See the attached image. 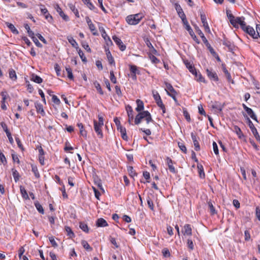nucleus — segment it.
<instances>
[{
  "label": "nucleus",
  "mask_w": 260,
  "mask_h": 260,
  "mask_svg": "<svg viewBox=\"0 0 260 260\" xmlns=\"http://www.w3.org/2000/svg\"><path fill=\"white\" fill-rule=\"evenodd\" d=\"M144 118H145L147 124L153 121L150 113L148 111H143L142 112L139 113L136 115L135 119V123L137 125L140 124Z\"/></svg>",
  "instance_id": "1"
},
{
  "label": "nucleus",
  "mask_w": 260,
  "mask_h": 260,
  "mask_svg": "<svg viewBox=\"0 0 260 260\" xmlns=\"http://www.w3.org/2000/svg\"><path fill=\"white\" fill-rule=\"evenodd\" d=\"M144 16L141 13L129 15L126 18V21L130 25H136L142 19Z\"/></svg>",
  "instance_id": "2"
},
{
  "label": "nucleus",
  "mask_w": 260,
  "mask_h": 260,
  "mask_svg": "<svg viewBox=\"0 0 260 260\" xmlns=\"http://www.w3.org/2000/svg\"><path fill=\"white\" fill-rule=\"evenodd\" d=\"M244 116L247 120V123L248 124L249 128H250L255 139L257 140L260 141V136L257 131L256 128L255 127L254 124H253L251 120L249 119V118L246 114H244Z\"/></svg>",
  "instance_id": "3"
},
{
  "label": "nucleus",
  "mask_w": 260,
  "mask_h": 260,
  "mask_svg": "<svg viewBox=\"0 0 260 260\" xmlns=\"http://www.w3.org/2000/svg\"><path fill=\"white\" fill-rule=\"evenodd\" d=\"M245 18L244 17H234L233 19V23L231 24L234 27L238 28L239 25H240L241 28L242 29L245 25L246 23L244 21Z\"/></svg>",
  "instance_id": "4"
},
{
  "label": "nucleus",
  "mask_w": 260,
  "mask_h": 260,
  "mask_svg": "<svg viewBox=\"0 0 260 260\" xmlns=\"http://www.w3.org/2000/svg\"><path fill=\"white\" fill-rule=\"evenodd\" d=\"M242 30L246 32L247 34L249 35L251 37H252L253 39H256V33L253 27H251L249 25H245V27L242 28Z\"/></svg>",
  "instance_id": "5"
},
{
  "label": "nucleus",
  "mask_w": 260,
  "mask_h": 260,
  "mask_svg": "<svg viewBox=\"0 0 260 260\" xmlns=\"http://www.w3.org/2000/svg\"><path fill=\"white\" fill-rule=\"evenodd\" d=\"M112 38H113V40H114V41L115 42V43L116 44V45H118L119 49L121 51H123L124 50H125L126 46L123 43V42H122V41L121 40V39L120 38H118L116 36H113Z\"/></svg>",
  "instance_id": "6"
},
{
  "label": "nucleus",
  "mask_w": 260,
  "mask_h": 260,
  "mask_svg": "<svg viewBox=\"0 0 260 260\" xmlns=\"http://www.w3.org/2000/svg\"><path fill=\"white\" fill-rule=\"evenodd\" d=\"M184 63L189 72L194 75L196 77H198V72L192 63H191L187 60H184Z\"/></svg>",
  "instance_id": "7"
},
{
  "label": "nucleus",
  "mask_w": 260,
  "mask_h": 260,
  "mask_svg": "<svg viewBox=\"0 0 260 260\" xmlns=\"http://www.w3.org/2000/svg\"><path fill=\"white\" fill-rule=\"evenodd\" d=\"M94 129L99 137L100 138H102L103 137V134L102 131V128L103 125H101L100 124L98 123V122L96 120H94Z\"/></svg>",
  "instance_id": "8"
},
{
  "label": "nucleus",
  "mask_w": 260,
  "mask_h": 260,
  "mask_svg": "<svg viewBox=\"0 0 260 260\" xmlns=\"http://www.w3.org/2000/svg\"><path fill=\"white\" fill-rule=\"evenodd\" d=\"M207 75L208 77V78L211 80H213L214 81L217 82L219 80V78L218 77V76L215 72H212L211 70L207 69L206 70Z\"/></svg>",
  "instance_id": "9"
},
{
  "label": "nucleus",
  "mask_w": 260,
  "mask_h": 260,
  "mask_svg": "<svg viewBox=\"0 0 260 260\" xmlns=\"http://www.w3.org/2000/svg\"><path fill=\"white\" fill-rule=\"evenodd\" d=\"M85 19L88 24L89 28L91 31L92 32V34L94 36L98 35V32L96 30V28L94 25L92 23L91 19L88 16L86 17Z\"/></svg>",
  "instance_id": "10"
},
{
  "label": "nucleus",
  "mask_w": 260,
  "mask_h": 260,
  "mask_svg": "<svg viewBox=\"0 0 260 260\" xmlns=\"http://www.w3.org/2000/svg\"><path fill=\"white\" fill-rule=\"evenodd\" d=\"M201 19L202 22L203 24V26L204 27L205 31L210 33V29L209 26L208 24V23H207V21L206 20V16L205 14H204V13L201 14Z\"/></svg>",
  "instance_id": "11"
},
{
  "label": "nucleus",
  "mask_w": 260,
  "mask_h": 260,
  "mask_svg": "<svg viewBox=\"0 0 260 260\" xmlns=\"http://www.w3.org/2000/svg\"><path fill=\"white\" fill-rule=\"evenodd\" d=\"M191 137L193 142L195 150L197 151H199L200 150V146L198 141V139H199V138L194 133H191Z\"/></svg>",
  "instance_id": "12"
},
{
  "label": "nucleus",
  "mask_w": 260,
  "mask_h": 260,
  "mask_svg": "<svg viewBox=\"0 0 260 260\" xmlns=\"http://www.w3.org/2000/svg\"><path fill=\"white\" fill-rule=\"evenodd\" d=\"M234 131L236 133V134L238 135V138L242 140L246 141L245 136L242 133L241 128L237 125H235L234 126Z\"/></svg>",
  "instance_id": "13"
},
{
  "label": "nucleus",
  "mask_w": 260,
  "mask_h": 260,
  "mask_svg": "<svg viewBox=\"0 0 260 260\" xmlns=\"http://www.w3.org/2000/svg\"><path fill=\"white\" fill-rule=\"evenodd\" d=\"M166 162L170 171L174 174H175L177 172V171L175 167L173 165V162L172 159L169 157H167L166 158Z\"/></svg>",
  "instance_id": "14"
},
{
  "label": "nucleus",
  "mask_w": 260,
  "mask_h": 260,
  "mask_svg": "<svg viewBox=\"0 0 260 260\" xmlns=\"http://www.w3.org/2000/svg\"><path fill=\"white\" fill-rule=\"evenodd\" d=\"M41 13L45 16L46 20L49 22H52L53 18L52 16L48 13V10L45 8H41Z\"/></svg>",
  "instance_id": "15"
},
{
  "label": "nucleus",
  "mask_w": 260,
  "mask_h": 260,
  "mask_svg": "<svg viewBox=\"0 0 260 260\" xmlns=\"http://www.w3.org/2000/svg\"><path fill=\"white\" fill-rule=\"evenodd\" d=\"M55 9L56 10V11L59 13L60 16L64 20H65L66 21H68L69 20V17L63 13V12L62 11L61 8L58 5H56Z\"/></svg>",
  "instance_id": "16"
},
{
  "label": "nucleus",
  "mask_w": 260,
  "mask_h": 260,
  "mask_svg": "<svg viewBox=\"0 0 260 260\" xmlns=\"http://www.w3.org/2000/svg\"><path fill=\"white\" fill-rule=\"evenodd\" d=\"M182 232L184 236H191L192 235V229L191 225L189 224H185L184 226V230Z\"/></svg>",
  "instance_id": "17"
},
{
  "label": "nucleus",
  "mask_w": 260,
  "mask_h": 260,
  "mask_svg": "<svg viewBox=\"0 0 260 260\" xmlns=\"http://www.w3.org/2000/svg\"><path fill=\"white\" fill-rule=\"evenodd\" d=\"M136 104L137 106L136 108V110L139 113L143 112L142 111L144 108L143 101L138 99L136 100Z\"/></svg>",
  "instance_id": "18"
},
{
  "label": "nucleus",
  "mask_w": 260,
  "mask_h": 260,
  "mask_svg": "<svg viewBox=\"0 0 260 260\" xmlns=\"http://www.w3.org/2000/svg\"><path fill=\"white\" fill-rule=\"evenodd\" d=\"M96 225L98 227H105L108 225L107 222L103 218H99L96 222Z\"/></svg>",
  "instance_id": "19"
},
{
  "label": "nucleus",
  "mask_w": 260,
  "mask_h": 260,
  "mask_svg": "<svg viewBox=\"0 0 260 260\" xmlns=\"http://www.w3.org/2000/svg\"><path fill=\"white\" fill-rule=\"evenodd\" d=\"M35 107L38 113H40L42 116H44L45 115V112L41 104L36 103Z\"/></svg>",
  "instance_id": "20"
},
{
  "label": "nucleus",
  "mask_w": 260,
  "mask_h": 260,
  "mask_svg": "<svg viewBox=\"0 0 260 260\" xmlns=\"http://www.w3.org/2000/svg\"><path fill=\"white\" fill-rule=\"evenodd\" d=\"M223 44L224 45H225V46H226L230 51H233V50L234 48V45L233 43L232 42H231V41H229L226 39H224V40L223 41Z\"/></svg>",
  "instance_id": "21"
},
{
  "label": "nucleus",
  "mask_w": 260,
  "mask_h": 260,
  "mask_svg": "<svg viewBox=\"0 0 260 260\" xmlns=\"http://www.w3.org/2000/svg\"><path fill=\"white\" fill-rule=\"evenodd\" d=\"M207 205L210 210V214L212 215L217 213V212L214 207L213 203L211 200L207 202Z\"/></svg>",
  "instance_id": "22"
},
{
  "label": "nucleus",
  "mask_w": 260,
  "mask_h": 260,
  "mask_svg": "<svg viewBox=\"0 0 260 260\" xmlns=\"http://www.w3.org/2000/svg\"><path fill=\"white\" fill-rule=\"evenodd\" d=\"M204 43L205 44L206 47L209 49V51L212 55L216 54V52L214 51V49L211 47L210 43L208 42L207 39L206 38H203V40H202Z\"/></svg>",
  "instance_id": "23"
},
{
  "label": "nucleus",
  "mask_w": 260,
  "mask_h": 260,
  "mask_svg": "<svg viewBox=\"0 0 260 260\" xmlns=\"http://www.w3.org/2000/svg\"><path fill=\"white\" fill-rule=\"evenodd\" d=\"M77 126L80 129V135L85 138L87 137V132L84 128V126L82 123H78Z\"/></svg>",
  "instance_id": "24"
},
{
  "label": "nucleus",
  "mask_w": 260,
  "mask_h": 260,
  "mask_svg": "<svg viewBox=\"0 0 260 260\" xmlns=\"http://www.w3.org/2000/svg\"><path fill=\"white\" fill-rule=\"evenodd\" d=\"M30 80L31 81H33L34 82H35L37 83H39V84H40L43 82V79L40 77H39V76H38L35 74H32L31 75Z\"/></svg>",
  "instance_id": "25"
},
{
  "label": "nucleus",
  "mask_w": 260,
  "mask_h": 260,
  "mask_svg": "<svg viewBox=\"0 0 260 260\" xmlns=\"http://www.w3.org/2000/svg\"><path fill=\"white\" fill-rule=\"evenodd\" d=\"M20 191L21 194L22 195V197L24 199H25V200H29V199L28 195L27 192V191L23 186H22L21 185L20 186Z\"/></svg>",
  "instance_id": "26"
},
{
  "label": "nucleus",
  "mask_w": 260,
  "mask_h": 260,
  "mask_svg": "<svg viewBox=\"0 0 260 260\" xmlns=\"http://www.w3.org/2000/svg\"><path fill=\"white\" fill-rule=\"evenodd\" d=\"M6 24L7 25V26L11 30V31L14 34H19V31H18V30L15 28V27L14 26V25L11 23H9V22H6Z\"/></svg>",
  "instance_id": "27"
},
{
  "label": "nucleus",
  "mask_w": 260,
  "mask_h": 260,
  "mask_svg": "<svg viewBox=\"0 0 260 260\" xmlns=\"http://www.w3.org/2000/svg\"><path fill=\"white\" fill-rule=\"evenodd\" d=\"M118 131H120L122 138L125 141H128V137L126 135V131L125 127H121Z\"/></svg>",
  "instance_id": "28"
},
{
  "label": "nucleus",
  "mask_w": 260,
  "mask_h": 260,
  "mask_svg": "<svg viewBox=\"0 0 260 260\" xmlns=\"http://www.w3.org/2000/svg\"><path fill=\"white\" fill-rule=\"evenodd\" d=\"M165 85H166V88H167L166 89L167 92L170 91L171 92L170 93H177L176 90L174 89V88H173V87L170 83H168V82H165Z\"/></svg>",
  "instance_id": "29"
},
{
  "label": "nucleus",
  "mask_w": 260,
  "mask_h": 260,
  "mask_svg": "<svg viewBox=\"0 0 260 260\" xmlns=\"http://www.w3.org/2000/svg\"><path fill=\"white\" fill-rule=\"evenodd\" d=\"M222 69L223 72H224L228 81L229 82H232V83L233 84L234 82V81L232 79V77L231 76L230 73L228 72V70L226 69L225 67H223Z\"/></svg>",
  "instance_id": "30"
},
{
  "label": "nucleus",
  "mask_w": 260,
  "mask_h": 260,
  "mask_svg": "<svg viewBox=\"0 0 260 260\" xmlns=\"http://www.w3.org/2000/svg\"><path fill=\"white\" fill-rule=\"evenodd\" d=\"M247 110L246 111V112L248 114V115H249V116L252 119H253L254 120L256 121V122H258V120H257V117L255 115V114H254V113L253 111V110L251 108H249V109H247Z\"/></svg>",
  "instance_id": "31"
},
{
  "label": "nucleus",
  "mask_w": 260,
  "mask_h": 260,
  "mask_svg": "<svg viewBox=\"0 0 260 260\" xmlns=\"http://www.w3.org/2000/svg\"><path fill=\"white\" fill-rule=\"evenodd\" d=\"M31 171L34 173L35 177L37 178H40V173L39 172V171L38 170V168H37V166L34 165H31Z\"/></svg>",
  "instance_id": "32"
},
{
  "label": "nucleus",
  "mask_w": 260,
  "mask_h": 260,
  "mask_svg": "<svg viewBox=\"0 0 260 260\" xmlns=\"http://www.w3.org/2000/svg\"><path fill=\"white\" fill-rule=\"evenodd\" d=\"M9 74L10 79L14 81L16 80L17 75L16 74L15 71L13 69H11L9 70Z\"/></svg>",
  "instance_id": "33"
},
{
  "label": "nucleus",
  "mask_w": 260,
  "mask_h": 260,
  "mask_svg": "<svg viewBox=\"0 0 260 260\" xmlns=\"http://www.w3.org/2000/svg\"><path fill=\"white\" fill-rule=\"evenodd\" d=\"M82 246L87 251H90L92 250V247L89 245L88 242L85 240H83L81 242Z\"/></svg>",
  "instance_id": "34"
},
{
  "label": "nucleus",
  "mask_w": 260,
  "mask_h": 260,
  "mask_svg": "<svg viewBox=\"0 0 260 260\" xmlns=\"http://www.w3.org/2000/svg\"><path fill=\"white\" fill-rule=\"evenodd\" d=\"M35 206L38 211L41 214H43L44 213V211L42 205L39 203L38 201H36L35 202Z\"/></svg>",
  "instance_id": "35"
},
{
  "label": "nucleus",
  "mask_w": 260,
  "mask_h": 260,
  "mask_svg": "<svg viewBox=\"0 0 260 260\" xmlns=\"http://www.w3.org/2000/svg\"><path fill=\"white\" fill-rule=\"evenodd\" d=\"M12 171L15 181L16 182L19 180L20 177L19 174L18 172V171L16 170H15L14 169H12Z\"/></svg>",
  "instance_id": "36"
},
{
  "label": "nucleus",
  "mask_w": 260,
  "mask_h": 260,
  "mask_svg": "<svg viewBox=\"0 0 260 260\" xmlns=\"http://www.w3.org/2000/svg\"><path fill=\"white\" fill-rule=\"evenodd\" d=\"M80 228L86 233H88L89 229L87 225L83 222H80L79 224Z\"/></svg>",
  "instance_id": "37"
},
{
  "label": "nucleus",
  "mask_w": 260,
  "mask_h": 260,
  "mask_svg": "<svg viewBox=\"0 0 260 260\" xmlns=\"http://www.w3.org/2000/svg\"><path fill=\"white\" fill-rule=\"evenodd\" d=\"M67 39H68L69 42L72 45V46L73 47L76 48L78 46L77 43L76 42L75 40H74L72 37H71V36L68 37Z\"/></svg>",
  "instance_id": "38"
},
{
  "label": "nucleus",
  "mask_w": 260,
  "mask_h": 260,
  "mask_svg": "<svg viewBox=\"0 0 260 260\" xmlns=\"http://www.w3.org/2000/svg\"><path fill=\"white\" fill-rule=\"evenodd\" d=\"M106 55H107L109 63L111 64L114 63V59L113 57H112V56L109 50L106 51Z\"/></svg>",
  "instance_id": "39"
},
{
  "label": "nucleus",
  "mask_w": 260,
  "mask_h": 260,
  "mask_svg": "<svg viewBox=\"0 0 260 260\" xmlns=\"http://www.w3.org/2000/svg\"><path fill=\"white\" fill-rule=\"evenodd\" d=\"M66 70L68 73V77L70 79V80H73L74 79V76H73V75L72 74V69L69 66V67H66Z\"/></svg>",
  "instance_id": "40"
},
{
  "label": "nucleus",
  "mask_w": 260,
  "mask_h": 260,
  "mask_svg": "<svg viewBox=\"0 0 260 260\" xmlns=\"http://www.w3.org/2000/svg\"><path fill=\"white\" fill-rule=\"evenodd\" d=\"M65 230L67 233L68 236H69L70 238H73L75 237V234L72 231V229L68 226H65Z\"/></svg>",
  "instance_id": "41"
},
{
  "label": "nucleus",
  "mask_w": 260,
  "mask_h": 260,
  "mask_svg": "<svg viewBox=\"0 0 260 260\" xmlns=\"http://www.w3.org/2000/svg\"><path fill=\"white\" fill-rule=\"evenodd\" d=\"M69 7L70 9L72 10V11L75 14V16L79 18V14L78 10L76 8L75 6L73 5V4L69 5Z\"/></svg>",
  "instance_id": "42"
},
{
  "label": "nucleus",
  "mask_w": 260,
  "mask_h": 260,
  "mask_svg": "<svg viewBox=\"0 0 260 260\" xmlns=\"http://www.w3.org/2000/svg\"><path fill=\"white\" fill-rule=\"evenodd\" d=\"M226 13L231 24H233V19H234L235 16L231 13V11L229 10H226Z\"/></svg>",
  "instance_id": "43"
},
{
  "label": "nucleus",
  "mask_w": 260,
  "mask_h": 260,
  "mask_svg": "<svg viewBox=\"0 0 260 260\" xmlns=\"http://www.w3.org/2000/svg\"><path fill=\"white\" fill-rule=\"evenodd\" d=\"M197 167H198V170H199V175H200V177L201 178L204 177H205V173H204V169H203V167L202 166V165H198Z\"/></svg>",
  "instance_id": "44"
},
{
  "label": "nucleus",
  "mask_w": 260,
  "mask_h": 260,
  "mask_svg": "<svg viewBox=\"0 0 260 260\" xmlns=\"http://www.w3.org/2000/svg\"><path fill=\"white\" fill-rule=\"evenodd\" d=\"M49 240L51 244V245L54 248H56L58 246L57 243L56 242L54 237L52 236L49 237Z\"/></svg>",
  "instance_id": "45"
},
{
  "label": "nucleus",
  "mask_w": 260,
  "mask_h": 260,
  "mask_svg": "<svg viewBox=\"0 0 260 260\" xmlns=\"http://www.w3.org/2000/svg\"><path fill=\"white\" fill-rule=\"evenodd\" d=\"M94 85L97 91L99 92V93L101 94V95H103L104 94V92L102 90L100 84L98 82L95 81V82H94Z\"/></svg>",
  "instance_id": "46"
},
{
  "label": "nucleus",
  "mask_w": 260,
  "mask_h": 260,
  "mask_svg": "<svg viewBox=\"0 0 260 260\" xmlns=\"http://www.w3.org/2000/svg\"><path fill=\"white\" fill-rule=\"evenodd\" d=\"M24 27L27 30V32L30 37L31 38L35 36L34 32L31 30L29 26L27 24H24Z\"/></svg>",
  "instance_id": "47"
},
{
  "label": "nucleus",
  "mask_w": 260,
  "mask_h": 260,
  "mask_svg": "<svg viewBox=\"0 0 260 260\" xmlns=\"http://www.w3.org/2000/svg\"><path fill=\"white\" fill-rule=\"evenodd\" d=\"M149 57L151 62L153 63L156 64L159 62V60L158 59L150 53L149 54Z\"/></svg>",
  "instance_id": "48"
},
{
  "label": "nucleus",
  "mask_w": 260,
  "mask_h": 260,
  "mask_svg": "<svg viewBox=\"0 0 260 260\" xmlns=\"http://www.w3.org/2000/svg\"><path fill=\"white\" fill-rule=\"evenodd\" d=\"M130 71L132 73V74H139V72L138 70L137 67L135 65L130 66Z\"/></svg>",
  "instance_id": "49"
},
{
  "label": "nucleus",
  "mask_w": 260,
  "mask_h": 260,
  "mask_svg": "<svg viewBox=\"0 0 260 260\" xmlns=\"http://www.w3.org/2000/svg\"><path fill=\"white\" fill-rule=\"evenodd\" d=\"M127 171L129 173V175L133 177L134 176H135V175H136V173L135 171V170H134V168L132 166H129L128 168H127Z\"/></svg>",
  "instance_id": "50"
},
{
  "label": "nucleus",
  "mask_w": 260,
  "mask_h": 260,
  "mask_svg": "<svg viewBox=\"0 0 260 260\" xmlns=\"http://www.w3.org/2000/svg\"><path fill=\"white\" fill-rule=\"evenodd\" d=\"M1 95L2 96V102H5L6 100L8 99L9 97V95L7 93V92L6 91H3L1 93Z\"/></svg>",
  "instance_id": "51"
},
{
  "label": "nucleus",
  "mask_w": 260,
  "mask_h": 260,
  "mask_svg": "<svg viewBox=\"0 0 260 260\" xmlns=\"http://www.w3.org/2000/svg\"><path fill=\"white\" fill-rule=\"evenodd\" d=\"M78 54H79V55L80 56L81 59H82V61L84 62H86L87 61L86 57L85 56L83 52V51L80 49H79L78 50Z\"/></svg>",
  "instance_id": "52"
},
{
  "label": "nucleus",
  "mask_w": 260,
  "mask_h": 260,
  "mask_svg": "<svg viewBox=\"0 0 260 260\" xmlns=\"http://www.w3.org/2000/svg\"><path fill=\"white\" fill-rule=\"evenodd\" d=\"M196 77V79L197 80V81H199V82H204V83H206V80L205 79V78L202 76V75L201 74V73L200 72L198 73V77Z\"/></svg>",
  "instance_id": "53"
},
{
  "label": "nucleus",
  "mask_w": 260,
  "mask_h": 260,
  "mask_svg": "<svg viewBox=\"0 0 260 260\" xmlns=\"http://www.w3.org/2000/svg\"><path fill=\"white\" fill-rule=\"evenodd\" d=\"M100 30L101 32V34H102V36L103 37V38L105 39V40H106V37L108 38V40H109V42L112 43V41H111L110 38L107 36L105 29L102 28V29H101L100 28Z\"/></svg>",
  "instance_id": "54"
},
{
  "label": "nucleus",
  "mask_w": 260,
  "mask_h": 260,
  "mask_svg": "<svg viewBox=\"0 0 260 260\" xmlns=\"http://www.w3.org/2000/svg\"><path fill=\"white\" fill-rule=\"evenodd\" d=\"M183 115L185 117V119L188 122H190L191 119L190 117V115L188 112L187 111L186 109H183Z\"/></svg>",
  "instance_id": "55"
},
{
  "label": "nucleus",
  "mask_w": 260,
  "mask_h": 260,
  "mask_svg": "<svg viewBox=\"0 0 260 260\" xmlns=\"http://www.w3.org/2000/svg\"><path fill=\"white\" fill-rule=\"evenodd\" d=\"M212 107V108L216 109L219 111H221L222 109V106H221V104L217 102H216L214 104H213Z\"/></svg>",
  "instance_id": "56"
},
{
  "label": "nucleus",
  "mask_w": 260,
  "mask_h": 260,
  "mask_svg": "<svg viewBox=\"0 0 260 260\" xmlns=\"http://www.w3.org/2000/svg\"><path fill=\"white\" fill-rule=\"evenodd\" d=\"M187 244L188 248L192 250L194 249V245L193 242L191 239H187Z\"/></svg>",
  "instance_id": "57"
},
{
  "label": "nucleus",
  "mask_w": 260,
  "mask_h": 260,
  "mask_svg": "<svg viewBox=\"0 0 260 260\" xmlns=\"http://www.w3.org/2000/svg\"><path fill=\"white\" fill-rule=\"evenodd\" d=\"M147 202L148 205V207L150 208V209L151 210H153L154 209V205L152 200L149 198L148 197L147 199Z\"/></svg>",
  "instance_id": "58"
},
{
  "label": "nucleus",
  "mask_w": 260,
  "mask_h": 260,
  "mask_svg": "<svg viewBox=\"0 0 260 260\" xmlns=\"http://www.w3.org/2000/svg\"><path fill=\"white\" fill-rule=\"evenodd\" d=\"M36 148L39 151V156H42L45 155V152L40 145H37Z\"/></svg>",
  "instance_id": "59"
},
{
  "label": "nucleus",
  "mask_w": 260,
  "mask_h": 260,
  "mask_svg": "<svg viewBox=\"0 0 260 260\" xmlns=\"http://www.w3.org/2000/svg\"><path fill=\"white\" fill-rule=\"evenodd\" d=\"M178 145L180 149L181 150V151L184 153H186L187 149L185 146L181 142H178Z\"/></svg>",
  "instance_id": "60"
},
{
  "label": "nucleus",
  "mask_w": 260,
  "mask_h": 260,
  "mask_svg": "<svg viewBox=\"0 0 260 260\" xmlns=\"http://www.w3.org/2000/svg\"><path fill=\"white\" fill-rule=\"evenodd\" d=\"M114 121L115 123V124L117 126V130H119L120 128L122 127L123 126L120 124V121L117 117L114 118Z\"/></svg>",
  "instance_id": "61"
},
{
  "label": "nucleus",
  "mask_w": 260,
  "mask_h": 260,
  "mask_svg": "<svg viewBox=\"0 0 260 260\" xmlns=\"http://www.w3.org/2000/svg\"><path fill=\"white\" fill-rule=\"evenodd\" d=\"M152 93H153V96L155 102L157 101L158 100H161V98H160L159 93L157 92V91H153Z\"/></svg>",
  "instance_id": "62"
},
{
  "label": "nucleus",
  "mask_w": 260,
  "mask_h": 260,
  "mask_svg": "<svg viewBox=\"0 0 260 260\" xmlns=\"http://www.w3.org/2000/svg\"><path fill=\"white\" fill-rule=\"evenodd\" d=\"M110 74V80L111 81V82L112 83L115 84L116 83V78L114 75V72L113 71H111Z\"/></svg>",
  "instance_id": "63"
},
{
  "label": "nucleus",
  "mask_w": 260,
  "mask_h": 260,
  "mask_svg": "<svg viewBox=\"0 0 260 260\" xmlns=\"http://www.w3.org/2000/svg\"><path fill=\"white\" fill-rule=\"evenodd\" d=\"M162 253L165 257H169L170 256V253L169 249L167 248H164L162 250Z\"/></svg>",
  "instance_id": "64"
}]
</instances>
